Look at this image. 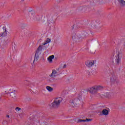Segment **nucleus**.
<instances>
[{
    "mask_svg": "<svg viewBox=\"0 0 125 125\" xmlns=\"http://www.w3.org/2000/svg\"><path fill=\"white\" fill-rule=\"evenodd\" d=\"M95 86L97 89V91H98V90H101V89H103V87L102 86L97 85Z\"/></svg>",
    "mask_w": 125,
    "mask_h": 125,
    "instance_id": "6ab92c4d",
    "label": "nucleus"
},
{
    "mask_svg": "<svg viewBox=\"0 0 125 125\" xmlns=\"http://www.w3.org/2000/svg\"><path fill=\"white\" fill-rule=\"evenodd\" d=\"M53 24V16L49 15L47 17V26L51 27Z\"/></svg>",
    "mask_w": 125,
    "mask_h": 125,
    "instance_id": "423d86ee",
    "label": "nucleus"
},
{
    "mask_svg": "<svg viewBox=\"0 0 125 125\" xmlns=\"http://www.w3.org/2000/svg\"><path fill=\"white\" fill-rule=\"evenodd\" d=\"M3 30H5V31L4 32H2L1 34H0V37H3L6 35V30H5V27H3Z\"/></svg>",
    "mask_w": 125,
    "mask_h": 125,
    "instance_id": "a211bd4d",
    "label": "nucleus"
},
{
    "mask_svg": "<svg viewBox=\"0 0 125 125\" xmlns=\"http://www.w3.org/2000/svg\"><path fill=\"white\" fill-rule=\"evenodd\" d=\"M66 67V64H64L63 65L62 64L61 65V68H62V69H65Z\"/></svg>",
    "mask_w": 125,
    "mask_h": 125,
    "instance_id": "b1692460",
    "label": "nucleus"
},
{
    "mask_svg": "<svg viewBox=\"0 0 125 125\" xmlns=\"http://www.w3.org/2000/svg\"><path fill=\"white\" fill-rule=\"evenodd\" d=\"M42 23H43V24H46V23H45V21H44V20H42Z\"/></svg>",
    "mask_w": 125,
    "mask_h": 125,
    "instance_id": "393cba45",
    "label": "nucleus"
},
{
    "mask_svg": "<svg viewBox=\"0 0 125 125\" xmlns=\"http://www.w3.org/2000/svg\"><path fill=\"white\" fill-rule=\"evenodd\" d=\"M120 6H125V1L124 0H117Z\"/></svg>",
    "mask_w": 125,
    "mask_h": 125,
    "instance_id": "9b49d317",
    "label": "nucleus"
},
{
    "mask_svg": "<svg viewBox=\"0 0 125 125\" xmlns=\"http://www.w3.org/2000/svg\"><path fill=\"white\" fill-rule=\"evenodd\" d=\"M46 89L50 92L52 91V90H53V88H52L51 87L49 86H47L46 87Z\"/></svg>",
    "mask_w": 125,
    "mask_h": 125,
    "instance_id": "aec40b11",
    "label": "nucleus"
},
{
    "mask_svg": "<svg viewBox=\"0 0 125 125\" xmlns=\"http://www.w3.org/2000/svg\"><path fill=\"white\" fill-rule=\"evenodd\" d=\"M54 59V55L50 56L47 58V60H48L49 63H51V62H52V59Z\"/></svg>",
    "mask_w": 125,
    "mask_h": 125,
    "instance_id": "2eb2a0df",
    "label": "nucleus"
},
{
    "mask_svg": "<svg viewBox=\"0 0 125 125\" xmlns=\"http://www.w3.org/2000/svg\"><path fill=\"white\" fill-rule=\"evenodd\" d=\"M63 99L61 97L56 98L51 104L50 106L53 108H58L60 105V103L62 102Z\"/></svg>",
    "mask_w": 125,
    "mask_h": 125,
    "instance_id": "7ed1b4c3",
    "label": "nucleus"
},
{
    "mask_svg": "<svg viewBox=\"0 0 125 125\" xmlns=\"http://www.w3.org/2000/svg\"><path fill=\"white\" fill-rule=\"evenodd\" d=\"M10 96L12 97V98H13L14 99H15L16 98V94L13 92H11L9 94Z\"/></svg>",
    "mask_w": 125,
    "mask_h": 125,
    "instance_id": "dca6fc26",
    "label": "nucleus"
},
{
    "mask_svg": "<svg viewBox=\"0 0 125 125\" xmlns=\"http://www.w3.org/2000/svg\"><path fill=\"white\" fill-rule=\"evenodd\" d=\"M48 47V46H45V45H43V43H42V45H40L39 46L36 51V53L35 54V57L33 61V64H35L36 62H38L39 57H41L42 51V49H46Z\"/></svg>",
    "mask_w": 125,
    "mask_h": 125,
    "instance_id": "f257e3e1",
    "label": "nucleus"
},
{
    "mask_svg": "<svg viewBox=\"0 0 125 125\" xmlns=\"http://www.w3.org/2000/svg\"><path fill=\"white\" fill-rule=\"evenodd\" d=\"M102 24L100 23L99 21H95L94 24L92 25V27H94L95 28H96V27H98V29H100L102 27Z\"/></svg>",
    "mask_w": 125,
    "mask_h": 125,
    "instance_id": "6e6552de",
    "label": "nucleus"
},
{
    "mask_svg": "<svg viewBox=\"0 0 125 125\" xmlns=\"http://www.w3.org/2000/svg\"><path fill=\"white\" fill-rule=\"evenodd\" d=\"M90 92H92V93H95V92H97V90L96 89V86H94L91 87L90 89Z\"/></svg>",
    "mask_w": 125,
    "mask_h": 125,
    "instance_id": "ddd939ff",
    "label": "nucleus"
},
{
    "mask_svg": "<svg viewBox=\"0 0 125 125\" xmlns=\"http://www.w3.org/2000/svg\"><path fill=\"white\" fill-rule=\"evenodd\" d=\"M81 98H76L74 100H72L70 101V103L72 107H77L81 104Z\"/></svg>",
    "mask_w": 125,
    "mask_h": 125,
    "instance_id": "39448f33",
    "label": "nucleus"
},
{
    "mask_svg": "<svg viewBox=\"0 0 125 125\" xmlns=\"http://www.w3.org/2000/svg\"><path fill=\"white\" fill-rule=\"evenodd\" d=\"M87 33L85 32L82 35V36H81L79 33L77 32H73L72 33V39L74 42H81L83 41V39L86 38V35Z\"/></svg>",
    "mask_w": 125,
    "mask_h": 125,
    "instance_id": "f03ea898",
    "label": "nucleus"
},
{
    "mask_svg": "<svg viewBox=\"0 0 125 125\" xmlns=\"http://www.w3.org/2000/svg\"><path fill=\"white\" fill-rule=\"evenodd\" d=\"M12 51L13 52H14V53H16V52H17V50L15 48V46H12Z\"/></svg>",
    "mask_w": 125,
    "mask_h": 125,
    "instance_id": "412c9836",
    "label": "nucleus"
},
{
    "mask_svg": "<svg viewBox=\"0 0 125 125\" xmlns=\"http://www.w3.org/2000/svg\"><path fill=\"white\" fill-rule=\"evenodd\" d=\"M29 14H30V18L32 21H40L42 19L40 16L36 15V13L34 11H30Z\"/></svg>",
    "mask_w": 125,
    "mask_h": 125,
    "instance_id": "20e7f679",
    "label": "nucleus"
},
{
    "mask_svg": "<svg viewBox=\"0 0 125 125\" xmlns=\"http://www.w3.org/2000/svg\"><path fill=\"white\" fill-rule=\"evenodd\" d=\"M28 86H29V87H33V86H35V85H34V83H29L28 84Z\"/></svg>",
    "mask_w": 125,
    "mask_h": 125,
    "instance_id": "4be33fe9",
    "label": "nucleus"
},
{
    "mask_svg": "<svg viewBox=\"0 0 125 125\" xmlns=\"http://www.w3.org/2000/svg\"><path fill=\"white\" fill-rule=\"evenodd\" d=\"M75 29H78V28H80V26H74Z\"/></svg>",
    "mask_w": 125,
    "mask_h": 125,
    "instance_id": "a878e982",
    "label": "nucleus"
},
{
    "mask_svg": "<svg viewBox=\"0 0 125 125\" xmlns=\"http://www.w3.org/2000/svg\"><path fill=\"white\" fill-rule=\"evenodd\" d=\"M1 51H2V52L3 51V50H1Z\"/></svg>",
    "mask_w": 125,
    "mask_h": 125,
    "instance_id": "c756f323",
    "label": "nucleus"
},
{
    "mask_svg": "<svg viewBox=\"0 0 125 125\" xmlns=\"http://www.w3.org/2000/svg\"><path fill=\"white\" fill-rule=\"evenodd\" d=\"M58 74L57 71L55 70H53L51 74L50 75L51 78H55Z\"/></svg>",
    "mask_w": 125,
    "mask_h": 125,
    "instance_id": "9d476101",
    "label": "nucleus"
},
{
    "mask_svg": "<svg viewBox=\"0 0 125 125\" xmlns=\"http://www.w3.org/2000/svg\"><path fill=\"white\" fill-rule=\"evenodd\" d=\"M95 63H96V61H87L85 62V65L88 68H91Z\"/></svg>",
    "mask_w": 125,
    "mask_h": 125,
    "instance_id": "0eeeda50",
    "label": "nucleus"
},
{
    "mask_svg": "<svg viewBox=\"0 0 125 125\" xmlns=\"http://www.w3.org/2000/svg\"><path fill=\"white\" fill-rule=\"evenodd\" d=\"M102 114L104 116H108L109 114V111L107 109H103L102 111Z\"/></svg>",
    "mask_w": 125,
    "mask_h": 125,
    "instance_id": "4468645a",
    "label": "nucleus"
},
{
    "mask_svg": "<svg viewBox=\"0 0 125 125\" xmlns=\"http://www.w3.org/2000/svg\"><path fill=\"white\" fill-rule=\"evenodd\" d=\"M7 118H9V115H6Z\"/></svg>",
    "mask_w": 125,
    "mask_h": 125,
    "instance_id": "cd10ccee",
    "label": "nucleus"
},
{
    "mask_svg": "<svg viewBox=\"0 0 125 125\" xmlns=\"http://www.w3.org/2000/svg\"><path fill=\"white\" fill-rule=\"evenodd\" d=\"M15 110L16 112H20V111H21V108L17 107H16Z\"/></svg>",
    "mask_w": 125,
    "mask_h": 125,
    "instance_id": "5701e85b",
    "label": "nucleus"
},
{
    "mask_svg": "<svg viewBox=\"0 0 125 125\" xmlns=\"http://www.w3.org/2000/svg\"><path fill=\"white\" fill-rule=\"evenodd\" d=\"M50 42V39L47 38L44 42H43V45H46L48 43Z\"/></svg>",
    "mask_w": 125,
    "mask_h": 125,
    "instance_id": "f3484780",
    "label": "nucleus"
},
{
    "mask_svg": "<svg viewBox=\"0 0 125 125\" xmlns=\"http://www.w3.org/2000/svg\"><path fill=\"white\" fill-rule=\"evenodd\" d=\"M121 58H120V56L118 55L115 59V63L116 65H119L120 64H121Z\"/></svg>",
    "mask_w": 125,
    "mask_h": 125,
    "instance_id": "1a4fd4ad",
    "label": "nucleus"
},
{
    "mask_svg": "<svg viewBox=\"0 0 125 125\" xmlns=\"http://www.w3.org/2000/svg\"><path fill=\"white\" fill-rule=\"evenodd\" d=\"M83 9L84 10H85V9H86V7H84L83 8Z\"/></svg>",
    "mask_w": 125,
    "mask_h": 125,
    "instance_id": "bb28decb",
    "label": "nucleus"
},
{
    "mask_svg": "<svg viewBox=\"0 0 125 125\" xmlns=\"http://www.w3.org/2000/svg\"><path fill=\"white\" fill-rule=\"evenodd\" d=\"M91 119H86V120L79 119L78 120V123H82L83 122L84 123L85 122H91Z\"/></svg>",
    "mask_w": 125,
    "mask_h": 125,
    "instance_id": "f8f14e48",
    "label": "nucleus"
},
{
    "mask_svg": "<svg viewBox=\"0 0 125 125\" xmlns=\"http://www.w3.org/2000/svg\"><path fill=\"white\" fill-rule=\"evenodd\" d=\"M57 71H59V68L57 69Z\"/></svg>",
    "mask_w": 125,
    "mask_h": 125,
    "instance_id": "c85d7f7f",
    "label": "nucleus"
}]
</instances>
